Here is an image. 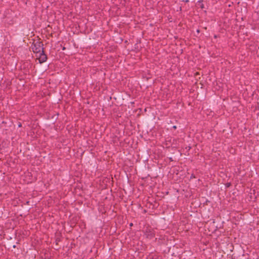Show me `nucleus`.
I'll return each mask as SVG.
<instances>
[{
    "label": "nucleus",
    "mask_w": 259,
    "mask_h": 259,
    "mask_svg": "<svg viewBox=\"0 0 259 259\" xmlns=\"http://www.w3.org/2000/svg\"><path fill=\"white\" fill-rule=\"evenodd\" d=\"M56 244H58V242L60 241V239L59 238H57L56 240Z\"/></svg>",
    "instance_id": "obj_6"
},
{
    "label": "nucleus",
    "mask_w": 259,
    "mask_h": 259,
    "mask_svg": "<svg viewBox=\"0 0 259 259\" xmlns=\"http://www.w3.org/2000/svg\"><path fill=\"white\" fill-rule=\"evenodd\" d=\"M43 46L44 44L42 41L38 40L35 42L34 41L32 44L31 48L33 53H39L41 52L42 50H44Z\"/></svg>",
    "instance_id": "obj_1"
},
{
    "label": "nucleus",
    "mask_w": 259,
    "mask_h": 259,
    "mask_svg": "<svg viewBox=\"0 0 259 259\" xmlns=\"http://www.w3.org/2000/svg\"><path fill=\"white\" fill-rule=\"evenodd\" d=\"M22 126V124L20 122H19L18 123V127H21Z\"/></svg>",
    "instance_id": "obj_7"
},
{
    "label": "nucleus",
    "mask_w": 259,
    "mask_h": 259,
    "mask_svg": "<svg viewBox=\"0 0 259 259\" xmlns=\"http://www.w3.org/2000/svg\"><path fill=\"white\" fill-rule=\"evenodd\" d=\"M144 234L147 238L152 239L155 236V231L154 228L148 226L144 230Z\"/></svg>",
    "instance_id": "obj_2"
},
{
    "label": "nucleus",
    "mask_w": 259,
    "mask_h": 259,
    "mask_svg": "<svg viewBox=\"0 0 259 259\" xmlns=\"http://www.w3.org/2000/svg\"><path fill=\"white\" fill-rule=\"evenodd\" d=\"M172 128H174V129H176L177 128V126L176 125H174L172 126Z\"/></svg>",
    "instance_id": "obj_9"
},
{
    "label": "nucleus",
    "mask_w": 259,
    "mask_h": 259,
    "mask_svg": "<svg viewBox=\"0 0 259 259\" xmlns=\"http://www.w3.org/2000/svg\"><path fill=\"white\" fill-rule=\"evenodd\" d=\"M230 186V183H227V187H229Z\"/></svg>",
    "instance_id": "obj_8"
},
{
    "label": "nucleus",
    "mask_w": 259,
    "mask_h": 259,
    "mask_svg": "<svg viewBox=\"0 0 259 259\" xmlns=\"http://www.w3.org/2000/svg\"><path fill=\"white\" fill-rule=\"evenodd\" d=\"M197 7L201 8V9H203L204 8V4H203V0H200L198 1L197 3Z\"/></svg>",
    "instance_id": "obj_4"
},
{
    "label": "nucleus",
    "mask_w": 259,
    "mask_h": 259,
    "mask_svg": "<svg viewBox=\"0 0 259 259\" xmlns=\"http://www.w3.org/2000/svg\"><path fill=\"white\" fill-rule=\"evenodd\" d=\"M48 59L47 55L45 53L44 50L41 52L39 57L38 58V61L39 63L41 64L45 62Z\"/></svg>",
    "instance_id": "obj_3"
},
{
    "label": "nucleus",
    "mask_w": 259,
    "mask_h": 259,
    "mask_svg": "<svg viewBox=\"0 0 259 259\" xmlns=\"http://www.w3.org/2000/svg\"><path fill=\"white\" fill-rule=\"evenodd\" d=\"M198 74H199L198 72H196L195 74V76H196L197 75H198Z\"/></svg>",
    "instance_id": "obj_10"
},
{
    "label": "nucleus",
    "mask_w": 259,
    "mask_h": 259,
    "mask_svg": "<svg viewBox=\"0 0 259 259\" xmlns=\"http://www.w3.org/2000/svg\"><path fill=\"white\" fill-rule=\"evenodd\" d=\"M185 2H186V3L189 2V0H186V1H185Z\"/></svg>",
    "instance_id": "obj_12"
},
{
    "label": "nucleus",
    "mask_w": 259,
    "mask_h": 259,
    "mask_svg": "<svg viewBox=\"0 0 259 259\" xmlns=\"http://www.w3.org/2000/svg\"><path fill=\"white\" fill-rule=\"evenodd\" d=\"M133 225V223H131V224H130V226L131 227V226H132Z\"/></svg>",
    "instance_id": "obj_11"
},
{
    "label": "nucleus",
    "mask_w": 259,
    "mask_h": 259,
    "mask_svg": "<svg viewBox=\"0 0 259 259\" xmlns=\"http://www.w3.org/2000/svg\"><path fill=\"white\" fill-rule=\"evenodd\" d=\"M193 178H195V177L194 175L192 174L191 177H190V179H193Z\"/></svg>",
    "instance_id": "obj_5"
}]
</instances>
